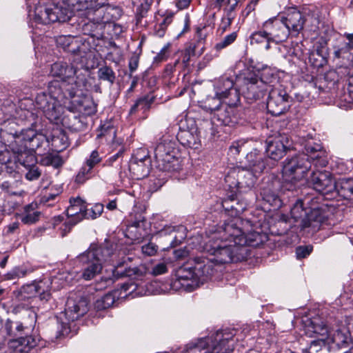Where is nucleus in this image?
<instances>
[{
	"label": "nucleus",
	"instance_id": "338daca9",
	"mask_svg": "<svg viewBox=\"0 0 353 353\" xmlns=\"http://www.w3.org/2000/svg\"><path fill=\"white\" fill-rule=\"evenodd\" d=\"M47 141L46 137L43 134L37 133L29 147L32 148H39L43 145V143Z\"/></svg>",
	"mask_w": 353,
	"mask_h": 353
},
{
	"label": "nucleus",
	"instance_id": "58836bf2",
	"mask_svg": "<svg viewBox=\"0 0 353 353\" xmlns=\"http://www.w3.org/2000/svg\"><path fill=\"white\" fill-rule=\"evenodd\" d=\"M163 163L161 165L159 162H155L157 168L163 172H178L181 169V160L179 158V155H174V157H170V159L165 157L163 158Z\"/></svg>",
	"mask_w": 353,
	"mask_h": 353
},
{
	"label": "nucleus",
	"instance_id": "a211bd4d",
	"mask_svg": "<svg viewBox=\"0 0 353 353\" xmlns=\"http://www.w3.org/2000/svg\"><path fill=\"white\" fill-rule=\"evenodd\" d=\"M145 273V270L143 265L128 268L125 262H120L114 265L112 270V277H103L102 279L105 281L107 285H110L113 283L114 281L124 277L138 279L143 276Z\"/></svg>",
	"mask_w": 353,
	"mask_h": 353
},
{
	"label": "nucleus",
	"instance_id": "aec40b11",
	"mask_svg": "<svg viewBox=\"0 0 353 353\" xmlns=\"http://www.w3.org/2000/svg\"><path fill=\"white\" fill-rule=\"evenodd\" d=\"M88 310V301L85 298L68 299L64 316L68 321H74L83 316Z\"/></svg>",
	"mask_w": 353,
	"mask_h": 353
},
{
	"label": "nucleus",
	"instance_id": "a18cd8bd",
	"mask_svg": "<svg viewBox=\"0 0 353 353\" xmlns=\"http://www.w3.org/2000/svg\"><path fill=\"white\" fill-rule=\"evenodd\" d=\"M37 134V132L35 130L32 128H28L27 129H21L19 137L17 138V148H20L22 150L23 148H27L28 145L26 143L28 142L29 144L32 143V139L34 136ZM21 152H18L21 154Z\"/></svg>",
	"mask_w": 353,
	"mask_h": 353
},
{
	"label": "nucleus",
	"instance_id": "2eb2a0df",
	"mask_svg": "<svg viewBox=\"0 0 353 353\" xmlns=\"http://www.w3.org/2000/svg\"><path fill=\"white\" fill-rule=\"evenodd\" d=\"M344 37L347 41L334 46L332 57L336 63L347 67L353 63V33H345Z\"/></svg>",
	"mask_w": 353,
	"mask_h": 353
},
{
	"label": "nucleus",
	"instance_id": "4468645a",
	"mask_svg": "<svg viewBox=\"0 0 353 353\" xmlns=\"http://www.w3.org/2000/svg\"><path fill=\"white\" fill-rule=\"evenodd\" d=\"M268 87L263 75L260 79L252 75L244 78L242 90L246 99L256 101L265 96Z\"/></svg>",
	"mask_w": 353,
	"mask_h": 353
},
{
	"label": "nucleus",
	"instance_id": "412c9836",
	"mask_svg": "<svg viewBox=\"0 0 353 353\" xmlns=\"http://www.w3.org/2000/svg\"><path fill=\"white\" fill-rule=\"evenodd\" d=\"M279 182L277 180L268 179L263 181L260 188V194L263 200L270 205L279 207L281 205V200L279 197Z\"/></svg>",
	"mask_w": 353,
	"mask_h": 353
},
{
	"label": "nucleus",
	"instance_id": "5fc2aeb1",
	"mask_svg": "<svg viewBox=\"0 0 353 353\" xmlns=\"http://www.w3.org/2000/svg\"><path fill=\"white\" fill-rule=\"evenodd\" d=\"M43 163L46 165H52L55 168H58L63 165V161L57 154H49L43 159Z\"/></svg>",
	"mask_w": 353,
	"mask_h": 353
},
{
	"label": "nucleus",
	"instance_id": "a878e982",
	"mask_svg": "<svg viewBox=\"0 0 353 353\" xmlns=\"http://www.w3.org/2000/svg\"><path fill=\"white\" fill-rule=\"evenodd\" d=\"M18 161L26 168L27 172L25 174V177L28 181L37 180L41 175L42 171L36 165L35 157L32 154H29L27 152H21L19 154Z\"/></svg>",
	"mask_w": 353,
	"mask_h": 353
},
{
	"label": "nucleus",
	"instance_id": "864d4df0",
	"mask_svg": "<svg viewBox=\"0 0 353 353\" xmlns=\"http://www.w3.org/2000/svg\"><path fill=\"white\" fill-rule=\"evenodd\" d=\"M336 192L345 198L353 199V180L343 182L341 185V189L338 190L336 188Z\"/></svg>",
	"mask_w": 353,
	"mask_h": 353
},
{
	"label": "nucleus",
	"instance_id": "cd10ccee",
	"mask_svg": "<svg viewBox=\"0 0 353 353\" xmlns=\"http://www.w3.org/2000/svg\"><path fill=\"white\" fill-rule=\"evenodd\" d=\"M305 334L310 338H318L327 341L330 332L327 325L320 318L314 317L311 319L305 325Z\"/></svg>",
	"mask_w": 353,
	"mask_h": 353
},
{
	"label": "nucleus",
	"instance_id": "ea45409f",
	"mask_svg": "<svg viewBox=\"0 0 353 353\" xmlns=\"http://www.w3.org/2000/svg\"><path fill=\"white\" fill-rule=\"evenodd\" d=\"M176 228L174 226H165L158 232L157 234L160 237L169 236L170 239V246L175 247L181 243L182 240L185 239L184 233L176 232Z\"/></svg>",
	"mask_w": 353,
	"mask_h": 353
},
{
	"label": "nucleus",
	"instance_id": "f8f14e48",
	"mask_svg": "<svg viewBox=\"0 0 353 353\" xmlns=\"http://www.w3.org/2000/svg\"><path fill=\"white\" fill-rule=\"evenodd\" d=\"M290 106V97L282 86L273 88L270 90L267 101L269 113L273 116H279L285 112Z\"/></svg>",
	"mask_w": 353,
	"mask_h": 353
},
{
	"label": "nucleus",
	"instance_id": "4c0bfd02",
	"mask_svg": "<svg viewBox=\"0 0 353 353\" xmlns=\"http://www.w3.org/2000/svg\"><path fill=\"white\" fill-rule=\"evenodd\" d=\"M37 204L32 203L25 206L24 213L21 216V221L26 225L34 224L39 220L41 212L37 210Z\"/></svg>",
	"mask_w": 353,
	"mask_h": 353
},
{
	"label": "nucleus",
	"instance_id": "dca6fc26",
	"mask_svg": "<svg viewBox=\"0 0 353 353\" xmlns=\"http://www.w3.org/2000/svg\"><path fill=\"white\" fill-rule=\"evenodd\" d=\"M290 147L289 137L279 133L267 139L265 152L269 158L277 161L283 157Z\"/></svg>",
	"mask_w": 353,
	"mask_h": 353
},
{
	"label": "nucleus",
	"instance_id": "9d476101",
	"mask_svg": "<svg viewBox=\"0 0 353 353\" xmlns=\"http://www.w3.org/2000/svg\"><path fill=\"white\" fill-rule=\"evenodd\" d=\"M236 101H230L229 103H222L219 100L210 102L207 100L208 108L213 112V122L216 121L220 125L233 126L241 123V118L238 109L234 106Z\"/></svg>",
	"mask_w": 353,
	"mask_h": 353
},
{
	"label": "nucleus",
	"instance_id": "c03bdc74",
	"mask_svg": "<svg viewBox=\"0 0 353 353\" xmlns=\"http://www.w3.org/2000/svg\"><path fill=\"white\" fill-rule=\"evenodd\" d=\"M103 28L104 26L101 23L89 21L83 25V30L85 34L100 39L103 35Z\"/></svg>",
	"mask_w": 353,
	"mask_h": 353
},
{
	"label": "nucleus",
	"instance_id": "5701e85b",
	"mask_svg": "<svg viewBox=\"0 0 353 353\" xmlns=\"http://www.w3.org/2000/svg\"><path fill=\"white\" fill-rule=\"evenodd\" d=\"M234 83L232 80L228 77H221L216 82L214 85L215 97L208 99L210 102H215V100L226 99L230 96L234 95L235 99L234 101H239V94L236 89H234Z\"/></svg>",
	"mask_w": 353,
	"mask_h": 353
},
{
	"label": "nucleus",
	"instance_id": "c9c22d12",
	"mask_svg": "<svg viewBox=\"0 0 353 353\" xmlns=\"http://www.w3.org/2000/svg\"><path fill=\"white\" fill-rule=\"evenodd\" d=\"M150 165V159H146V162H139L130 160L129 171L134 179L140 180L146 177L149 174Z\"/></svg>",
	"mask_w": 353,
	"mask_h": 353
},
{
	"label": "nucleus",
	"instance_id": "2f4dec72",
	"mask_svg": "<svg viewBox=\"0 0 353 353\" xmlns=\"http://www.w3.org/2000/svg\"><path fill=\"white\" fill-rule=\"evenodd\" d=\"M87 204L80 197L71 198L70 199V206L67 209V215L76 221L72 225H76L84 219V214L86 210Z\"/></svg>",
	"mask_w": 353,
	"mask_h": 353
},
{
	"label": "nucleus",
	"instance_id": "8fccbe9b",
	"mask_svg": "<svg viewBox=\"0 0 353 353\" xmlns=\"http://www.w3.org/2000/svg\"><path fill=\"white\" fill-rule=\"evenodd\" d=\"M251 42L255 43H261L265 41H272L270 39V35L268 30L265 29V23L263 24L262 29L261 30L253 32L251 36Z\"/></svg>",
	"mask_w": 353,
	"mask_h": 353
},
{
	"label": "nucleus",
	"instance_id": "052dcab7",
	"mask_svg": "<svg viewBox=\"0 0 353 353\" xmlns=\"http://www.w3.org/2000/svg\"><path fill=\"white\" fill-rule=\"evenodd\" d=\"M195 45H190L188 48H187L185 51L181 54V61L183 65V67L187 68L189 65V63L190 61L191 57L195 55Z\"/></svg>",
	"mask_w": 353,
	"mask_h": 353
},
{
	"label": "nucleus",
	"instance_id": "4be33fe9",
	"mask_svg": "<svg viewBox=\"0 0 353 353\" xmlns=\"http://www.w3.org/2000/svg\"><path fill=\"white\" fill-rule=\"evenodd\" d=\"M154 161L163 163V158L179 155V150L176 147L175 141H171L168 137H163L154 148Z\"/></svg>",
	"mask_w": 353,
	"mask_h": 353
},
{
	"label": "nucleus",
	"instance_id": "13d9d810",
	"mask_svg": "<svg viewBox=\"0 0 353 353\" xmlns=\"http://www.w3.org/2000/svg\"><path fill=\"white\" fill-rule=\"evenodd\" d=\"M237 37V33L236 32H233L225 37H223V39L217 43L215 46V48L217 50H222L227 46L231 45L232 43L234 42V41L236 39Z\"/></svg>",
	"mask_w": 353,
	"mask_h": 353
},
{
	"label": "nucleus",
	"instance_id": "6e6d98bb",
	"mask_svg": "<svg viewBox=\"0 0 353 353\" xmlns=\"http://www.w3.org/2000/svg\"><path fill=\"white\" fill-rule=\"evenodd\" d=\"M103 210V205L100 203L94 205L91 208L88 209L86 207V210L84 214V219H94L99 216Z\"/></svg>",
	"mask_w": 353,
	"mask_h": 353
},
{
	"label": "nucleus",
	"instance_id": "f03ea898",
	"mask_svg": "<svg viewBox=\"0 0 353 353\" xmlns=\"http://www.w3.org/2000/svg\"><path fill=\"white\" fill-rule=\"evenodd\" d=\"M220 230L221 225L204 245V250L210 254L218 268L221 264L245 260L249 255L248 250L237 246L232 238L225 236L224 232Z\"/></svg>",
	"mask_w": 353,
	"mask_h": 353
},
{
	"label": "nucleus",
	"instance_id": "bf43d9fd",
	"mask_svg": "<svg viewBox=\"0 0 353 353\" xmlns=\"http://www.w3.org/2000/svg\"><path fill=\"white\" fill-rule=\"evenodd\" d=\"M174 14L173 12L168 13L163 21L160 23L159 28L157 30V34L163 37L168 26L172 23Z\"/></svg>",
	"mask_w": 353,
	"mask_h": 353
},
{
	"label": "nucleus",
	"instance_id": "393cba45",
	"mask_svg": "<svg viewBox=\"0 0 353 353\" xmlns=\"http://www.w3.org/2000/svg\"><path fill=\"white\" fill-rule=\"evenodd\" d=\"M19 126L14 121L5 124L1 130L0 136L6 145L10 148L14 152H21V150L17 148V138L20 132Z\"/></svg>",
	"mask_w": 353,
	"mask_h": 353
},
{
	"label": "nucleus",
	"instance_id": "37998d69",
	"mask_svg": "<svg viewBox=\"0 0 353 353\" xmlns=\"http://www.w3.org/2000/svg\"><path fill=\"white\" fill-rule=\"evenodd\" d=\"M307 209L303 207V201L299 199L291 208V216L296 223H299V227L302 229L303 221L307 214Z\"/></svg>",
	"mask_w": 353,
	"mask_h": 353
},
{
	"label": "nucleus",
	"instance_id": "79ce46f5",
	"mask_svg": "<svg viewBox=\"0 0 353 353\" xmlns=\"http://www.w3.org/2000/svg\"><path fill=\"white\" fill-rule=\"evenodd\" d=\"M117 298L118 292H108L96 300L94 305V309L98 311L107 310L113 305Z\"/></svg>",
	"mask_w": 353,
	"mask_h": 353
},
{
	"label": "nucleus",
	"instance_id": "3c124183",
	"mask_svg": "<svg viewBox=\"0 0 353 353\" xmlns=\"http://www.w3.org/2000/svg\"><path fill=\"white\" fill-rule=\"evenodd\" d=\"M156 97L152 93L141 97L137 100L140 110L143 112L148 110L155 101Z\"/></svg>",
	"mask_w": 353,
	"mask_h": 353
},
{
	"label": "nucleus",
	"instance_id": "f704fd0d",
	"mask_svg": "<svg viewBox=\"0 0 353 353\" xmlns=\"http://www.w3.org/2000/svg\"><path fill=\"white\" fill-rule=\"evenodd\" d=\"M176 139L181 145L187 148L197 149L200 145V138L196 130H181L178 132Z\"/></svg>",
	"mask_w": 353,
	"mask_h": 353
},
{
	"label": "nucleus",
	"instance_id": "a19ab883",
	"mask_svg": "<svg viewBox=\"0 0 353 353\" xmlns=\"http://www.w3.org/2000/svg\"><path fill=\"white\" fill-rule=\"evenodd\" d=\"M12 343H13L12 346L19 352H28L37 345L36 341L31 336L26 337L21 336L13 339Z\"/></svg>",
	"mask_w": 353,
	"mask_h": 353
},
{
	"label": "nucleus",
	"instance_id": "7c9ffc66",
	"mask_svg": "<svg viewBox=\"0 0 353 353\" xmlns=\"http://www.w3.org/2000/svg\"><path fill=\"white\" fill-rule=\"evenodd\" d=\"M326 221L325 216L319 208H312L303 221L302 229L310 228L313 232L318 231Z\"/></svg>",
	"mask_w": 353,
	"mask_h": 353
},
{
	"label": "nucleus",
	"instance_id": "72a5a7b5",
	"mask_svg": "<svg viewBox=\"0 0 353 353\" xmlns=\"http://www.w3.org/2000/svg\"><path fill=\"white\" fill-rule=\"evenodd\" d=\"M63 124L71 131L80 132L86 129V117L70 112L62 119Z\"/></svg>",
	"mask_w": 353,
	"mask_h": 353
},
{
	"label": "nucleus",
	"instance_id": "39448f33",
	"mask_svg": "<svg viewBox=\"0 0 353 353\" xmlns=\"http://www.w3.org/2000/svg\"><path fill=\"white\" fill-rule=\"evenodd\" d=\"M250 226L251 225L249 221L235 218L223 223L220 231L224 232L225 236L232 238L233 242L237 246L246 248L250 252L248 246L257 247L268 241L265 233L257 231H250L245 233V230Z\"/></svg>",
	"mask_w": 353,
	"mask_h": 353
},
{
	"label": "nucleus",
	"instance_id": "20e7f679",
	"mask_svg": "<svg viewBox=\"0 0 353 353\" xmlns=\"http://www.w3.org/2000/svg\"><path fill=\"white\" fill-rule=\"evenodd\" d=\"M57 81H50L46 91L38 93L35 97V105L41 110L45 117L51 122L58 121L62 114L61 103H65L67 99H73L74 96H69L61 90L65 84Z\"/></svg>",
	"mask_w": 353,
	"mask_h": 353
},
{
	"label": "nucleus",
	"instance_id": "6ab92c4d",
	"mask_svg": "<svg viewBox=\"0 0 353 353\" xmlns=\"http://www.w3.org/2000/svg\"><path fill=\"white\" fill-rule=\"evenodd\" d=\"M265 25L270 39L276 43L285 41L290 34L289 29L282 19H270L265 22Z\"/></svg>",
	"mask_w": 353,
	"mask_h": 353
},
{
	"label": "nucleus",
	"instance_id": "680f3d73",
	"mask_svg": "<svg viewBox=\"0 0 353 353\" xmlns=\"http://www.w3.org/2000/svg\"><path fill=\"white\" fill-rule=\"evenodd\" d=\"M57 41L59 45H61L63 46L65 51L71 52L73 53L76 52L74 48H70V46L72 44L73 41L72 37L70 36H61L57 39Z\"/></svg>",
	"mask_w": 353,
	"mask_h": 353
},
{
	"label": "nucleus",
	"instance_id": "1a4fd4ad",
	"mask_svg": "<svg viewBox=\"0 0 353 353\" xmlns=\"http://www.w3.org/2000/svg\"><path fill=\"white\" fill-rule=\"evenodd\" d=\"M246 159L249 162V168H238V180L240 182L241 192H246L254 186L258 175L265 168V163L261 155L256 152H251L248 154Z\"/></svg>",
	"mask_w": 353,
	"mask_h": 353
},
{
	"label": "nucleus",
	"instance_id": "09e8293b",
	"mask_svg": "<svg viewBox=\"0 0 353 353\" xmlns=\"http://www.w3.org/2000/svg\"><path fill=\"white\" fill-rule=\"evenodd\" d=\"M97 75L99 80L106 81L110 85H113L116 79L115 72L107 65L100 68L98 70Z\"/></svg>",
	"mask_w": 353,
	"mask_h": 353
},
{
	"label": "nucleus",
	"instance_id": "603ef678",
	"mask_svg": "<svg viewBox=\"0 0 353 353\" xmlns=\"http://www.w3.org/2000/svg\"><path fill=\"white\" fill-rule=\"evenodd\" d=\"M98 137H104L107 142H112L113 144L120 145L121 141H116V130L113 127L108 126L107 128L102 127V132L97 135Z\"/></svg>",
	"mask_w": 353,
	"mask_h": 353
},
{
	"label": "nucleus",
	"instance_id": "f3484780",
	"mask_svg": "<svg viewBox=\"0 0 353 353\" xmlns=\"http://www.w3.org/2000/svg\"><path fill=\"white\" fill-rule=\"evenodd\" d=\"M301 145L304 146L305 154H303L316 167H325L328 163L326 151L322 145L310 138L303 139Z\"/></svg>",
	"mask_w": 353,
	"mask_h": 353
},
{
	"label": "nucleus",
	"instance_id": "b1692460",
	"mask_svg": "<svg viewBox=\"0 0 353 353\" xmlns=\"http://www.w3.org/2000/svg\"><path fill=\"white\" fill-rule=\"evenodd\" d=\"M353 343L351 333L345 328L338 329L330 334L327 339L330 350H340Z\"/></svg>",
	"mask_w": 353,
	"mask_h": 353
},
{
	"label": "nucleus",
	"instance_id": "0eeeda50",
	"mask_svg": "<svg viewBox=\"0 0 353 353\" xmlns=\"http://www.w3.org/2000/svg\"><path fill=\"white\" fill-rule=\"evenodd\" d=\"M113 254L112 246L91 244L87 250L77 257L83 266L81 278L85 281L94 279L101 273L103 263L110 261Z\"/></svg>",
	"mask_w": 353,
	"mask_h": 353
},
{
	"label": "nucleus",
	"instance_id": "69168bd1",
	"mask_svg": "<svg viewBox=\"0 0 353 353\" xmlns=\"http://www.w3.org/2000/svg\"><path fill=\"white\" fill-rule=\"evenodd\" d=\"M238 0H228V5L223 9V15L234 19L236 16L234 11L238 5Z\"/></svg>",
	"mask_w": 353,
	"mask_h": 353
},
{
	"label": "nucleus",
	"instance_id": "6e6552de",
	"mask_svg": "<svg viewBox=\"0 0 353 353\" xmlns=\"http://www.w3.org/2000/svg\"><path fill=\"white\" fill-rule=\"evenodd\" d=\"M50 74L59 77L60 80H53L58 83H64L61 90L66 92L69 96H76L77 92L83 90L87 83V79L79 69L66 62H55L51 65ZM61 85H63L62 83Z\"/></svg>",
	"mask_w": 353,
	"mask_h": 353
},
{
	"label": "nucleus",
	"instance_id": "bb28decb",
	"mask_svg": "<svg viewBox=\"0 0 353 353\" xmlns=\"http://www.w3.org/2000/svg\"><path fill=\"white\" fill-rule=\"evenodd\" d=\"M247 206L248 203L243 200L239 199L236 194L228 196L227 198L223 200L222 207L232 218L224 223L235 218H239V215L246 210Z\"/></svg>",
	"mask_w": 353,
	"mask_h": 353
},
{
	"label": "nucleus",
	"instance_id": "4d7b16f0",
	"mask_svg": "<svg viewBox=\"0 0 353 353\" xmlns=\"http://www.w3.org/2000/svg\"><path fill=\"white\" fill-rule=\"evenodd\" d=\"M315 339L312 340L310 342V346L308 348L303 350V353H314L318 352L319 350H321V347L323 345H325L327 344V341L314 338Z\"/></svg>",
	"mask_w": 353,
	"mask_h": 353
},
{
	"label": "nucleus",
	"instance_id": "473e14b6",
	"mask_svg": "<svg viewBox=\"0 0 353 353\" xmlns=\"http://www.w3.org/2000/svg\"><path fill=\"white\" fill-rule=\"evenodd\" d=\"M39 294V298L41 301H48L50 298V294L46 292L41 289L39 283L34 282L32 283L23 285L20 290L21 299H28L36 297L37 294Z\"/></svg>",
	"mask_w": 353,
	"mask_h": 353
},
{
	"label": "nucleus",
	"instance_id": "c756f323",
	"mask_svg": "<svg viewBox=\"0 0 353 353\" xmlns=\"http://www.w3.org/2000/svg\"><path fill=\"white\" fill-rule=\"evenodd\" d=\"M81 90L77 92V94L73 99H68L70 103L78 109L81 112L85 114H92L97 111V107L93 99L87 95L82 94Z\"/></svg>",
	"mask_w": 353,
	"mask_h": 353
},
{
	"label": "nucleus",
	"instance_id": "0e129e2a",
	"mask_svg": "<svg viewBox=\"0 0 353 353\" xmlns=\"http://www.w3.org/2000/svg\"><path fill=\"white\" fill-rule=\"evenodd\" d=\"M91 174L92 170L84 165L77 174L75 181L78 183H83L91 176Z\"/></svg>",
	"mask_w": 353,
	"mask_h": 353
},
{
	"label": "nucleus",
	"instance_id": "9b49d317",
	"mask_svg": "<svg viewBox=\"0 0 353 353\" xmlns=\"http://www.w3.org/2000/svg\"><path fill=\"white\" fill-rule=\"evenodd\" d=\"M312 162L304 154L287 158L283 165V176L286 181L294 183L303 179L310 170Z\"/></svg>",
	"mask_w": 353,
	"mask_h": 353
},
{
	"label": "nucleus",
	"instance_id": "49530a36",
	"mask_svg": "<svg viewBox=\"0 0 353 353\" xmlns=\"http://www.w3.org/2000/svg\"><path fill=\"white\" fill-rule=\"evenodd\" d=\"M237 174H239L238 168L230 170L225 177V183L232 194H236L237 192H242Z\"/></svg>",
	"mask_w": 353,
	"mask_h": 353
},
{
	"label": "nucleus",
	"instance_id": "774afa93",
	"mask_svg": "<svg viewBox=\"0 0 353 353\" xmlns=\"http://www.w3.org/2000/svg\"><path fill=\"white\" fill-rule=\"evenodd\" d=\"M150 6L151 2L148 0H145L137 8V14L141 18L144 17L150 9Z\"/></svg>",
	"mask_w": 353,
	"mask_h": 353
},
{
	"label": "nucleus",
	"instance_id": "7ed1b4c3",
	"mask_svg": "<svg viewBox=\"0 0 353 353\" xmlns=\"http://www.w3.org/2000/svg\"><path fill=\"white\" fill-rule=\"evenodd\" d=\"M217 264L210 257L203 254L190 259L188 264L178 271V278L181 285L188 291L198 288L200 283L210 279L218 271Z\"/></svg>",
	"mask_w": 353,
	"mask_h": 353
},
{
	"label": "nucleus",
	"instance_id": "c85d7f7f",
	"mask_svg": "<svg viewBox=\"0 0 353 353\" xmlns=\"http://www.w3.org/2000/svg\"><path fill=\"white\" fill-rule=\"evenodd\" d=\"M282 19L292 36H297L300 33L305 22L302 13L296 9L290 10Z\"/></svg>",
	"mask_w": 353,
	"mask_h": 353
},
{
	"label": "nucleus",
	"instance_id": "f257e3e1",
	"mask_svg": "<svg viewBox=\"0 0 353 353\" xmlns=\"http://www.w3.org/2000/svg\"><path fill=\"white\" fill-rule=\"evenodd\" d=\"M108 4L107 0H68V5L65 3H39L34 8V20L37 23L44 25L57 21L65 22L76 11H96Z\"/></svg>",
	"mask_w": 353,
	"mask_h": 353
},
{
	"label": "nucleus",
	"instance_id": "423d86ee",
	"mask_svg": "<svg viewBox=\"0 0 353 353\" xmlns=\"http://www.w3.org/2000/svg\"><path fill=\"white\" fill-rule=\"evenodd\" d=\"M234 336L227 330L217 331L210 336L188 343L183 353H229L234 348Z\"/></svg>",
	"mask_w": 353,
	"mask_h": 353
},
{
	"label": "nucleus",
	"instance_id": "e433bc0d",
	"mask_svg": "<svg viewBox=\"0 0 353 353\" xmlns=\"http://www.w3.org/2000/svg\"><path fill=\"white\" fill-rule=\"evenodd\" d=\"M327 48L321 46L310 53L309 61L315 68H322L327 62Z\"/></svg>",
	"mask_w": 353,
	"mask_h": 353
},
{
	"label": "nucleus",
	"instance_id": "ddd939ff",
	"mask_svg": "<svg viewBox=\"0 0 353 353\" xmlns=\"http://www.w3.org/2000/svg\"><path fill=\"white\" fill-rule=\"evenodd\" d=\"M308 183L316 192L328 195L336 192V184L332 174L326 171H313Z\"/></svg>",
	"mask_w": 353,
	"mask_h": 353
},
{
	"label": "nucleus",
	"instance_id": "e2e57ef3",
	"mask_svg": "<svg viewBox=\"0 0 353 353\" xmlns=\"http://www.w3.org/2000/svg\"><path fill=\"white\" fill-rule=\"evenodd\" d=\"M101 161L97 150H93L89 158L86 159L85 165L89 169L92 170L93 168Z\"/></svg>",
	"mask_w": 353,
	"mask_h": 353
},
{
	"label": "nucleus",
	"instance_id": "de8ad7c7",
	"mask_svg": "<svg viewBox=\"0 0 353 353\" xmlns=\"http://www.w3.org/2000/svg\"><path fill=\"white\" fill-rule=\"evenodd\" d=\"M25 327L20 322L8 321L6 323V330L10 336L18 338L23 334Z\"/></svg>",
	"mask_w": 353,
	"mask_h": 353
}]
</instances>
